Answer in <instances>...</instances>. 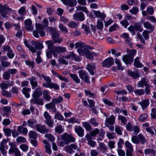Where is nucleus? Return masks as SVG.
I'll return each instance as SVG.
<instances>
[{"label": "nucleus", "mask_w": 156, "mask_h": 156, "mask_svg": "<svg viewBox=\"0 0 156 156\" xmlns=\"http://www.w3.org/2000/svg\"><path fill=\"white\" fill-rule=\"evenodd\" d=\"M31 44L32 45L34 46L36 48L38 49H41L44 47L43 44L41 43H40L38 42H36L34 41H32Z\"/></svg>", "instance_id": "c756f323"}, {"label": "nucleus", "mask_w": 156, "mask_h": 156, "mask_svg": "<svg viewBox=\"0 0 156 156\" xmlns=\"http://www.w3.org/2000/svg\"><path fill=\"white\" fill-rule=\"evenodd\" d=\"M83 126L88 131H90L91 130V126L90 125L86 122H83Z\"/></svg>", "instance_id": "864d4df0"}, {"label": "nucleus", "mask_w": 156, "mask_h": 156, "mask_svg": "<svg viewBox=\"0 0 156 156\" xmlns=\"http://www.w3.org/2000/svg\"><path fill=\"white\" fill-rule=\"evenodd\" d=\"M28 135L29 138H31L35 139L37 137V133L33 131H30L29 132Z\"/></svg>", "instance_id": "58836bf2"}, {"label": "nucleus", "mask_w": 156, "mask_h": 156, "mask_svg": "<svg viewBox=\"0 0 156 156\" xmlns=\"http://www.w3.org/2000/svg\"><path fill=\"white\" fill-rule=\"evenodd\" d=\"M78 23L73 21H70L68 24V26L71 28H74L78 25Z\"/></svg>", "instance_id": "6e6d98bb"}, {"label": "nucleus", "mask_w": 156, "mask_h": 156, "mask_svg": "<svg viewBox=\"0 0 156 156\" xmlns=\"http://www.w3.org/2000/svg\"><path fill=\"white\" fill-rule=\"evenodd\" d=\"M93 13L95 16L98 18H100L101 20H103L105 17V15L103 13H101L99 11L93 10Z\"/></svg>", "instance_id": "cd10ccee"}, {"label": "nucleus", "mask_w": 156, "mask_h": 156, "mask_svg": "<svg viewBox=\"0 0 156 156\" xmlns=\"http://www.w3.org/2000/svg\"><path fill=\"white\" fill-rule=\"evenodd\" d=\"M53 48L51 49H47L46 51V56L47 57L49 58H51L52 57V54H53Z\"/></svg>", "instance_id": "13d9d810"}, {"label": "nucleus", "mask_w": 156, "mask_h": 156, "mask_svg": "<svg viewBox=\"0 0 156 156\" xmlns=\"http://www.w3.org/2000/svg\"><path fill=\"white\" fill-rule=\"evenodd\" d=\"M36 27L37 29H38V32L41 37L44 36L45 34V32L42 30H41L43 28V27L39 23L36 24Z\"/></svg>", "instance_id": "2f4dec72"}, {"label": "nucleus", "mask_w": 156, "mask_h": 156, "mask_svg": "<svg viewBox=\"0 0 156 156\" xmlns=\"http://www.w3.org/2000/svg\"><path fill=\"white\" fill-rule=\"evenodd\" d=\"M36 130L42 133H45L48 132L49 129L46 128L45 126L41 124L36 125Z\"/></svg>", "instance_id": "0eeeda50"}, {"label": "nucleus", "mask_w": 156, "mask_h": 156, "mask_svg": "<svg viewBox=\"0 0 156 156\" xmlns=\"http://www.w3.org/2000/svg\"><path fill=\"white\" fill-rule=\"evenodd\" d=\"M128 75L134 79H136L140 77V75L137 72H133L129 70L128 71Z\"/></svg>", "instance_id": "72a5a7b5"}, {"label": "nucleus", "mask_w": 156, "mask_h": 156, "mask_svg": "<svg viewBox=\"0 0 156 156\" xmlns=\"http://www.w3.org/2000/svg\"><path fill=\"white\" fill-rule=\"evenodd\" d=\"M134 92L136 95L141 96L145 94L144 90L143 89H137L134 91Z\"/></svg>", "instance_id": "a19ab883"}, {"label": "nucleus", "mask_w": 156, "mask_h": 156, "mask_svg": "<svg viewBox=\"0 0 156 156\" xmlns=\"http://www.w3.org/2000/svg\"><path fill=\"white\" fill-rule=\"evenodd\" d=\"M44 137L47 138L51 142H53L55 140V137L53 135L51 134H47L44 135Z\"/></svg>", "instance_id": "a18cd8bd"}, {"label": "nucleus", "mask_w": 156, "mask_h": 156, "mask_svg": "<svg viewBox=\"0 0 156 156\" xmlns=\"http://www.w3.org/2000/svg\"><path fill=\"white\" fill-rule=\"evenodd\" d=\"M73 19L74 20L82 21L85 19V15L81 12H76L73 15Z\"/></svg>", "instance_id": "6e6552de"}, {"label": "nucleus", "mask_w": 156, "mask_h": 156, "mask_svg": "<svg viewBox=\"0 0 156 156\" xmlns=\"http://www.w3.org/2000/svg\"><path fill=\"white\" fill-rule=\"evenodd\" d=\"M139 11V9L136 7H133L132 9L130 10V12L134 15L136 14Z\"/></svg>", "instance_id": "052dcab7"}, {"label": "nucleus", "mask_w": 156, "mask_h": 156, "mask_svg": "<svg viewBox=\"0 0 156 156\" xmlns=\"http://www.w3.org/2000/svg\"><path fill=\"white\" fill-rule=\"evenodd\" d=\"M86 69L91 75H94V70L95 69V66L94 63H92L88 64L86 67Z\"/></svg>", "instance_id": "f8f14e48"}, {"label": "nucleus", "mask_w": 156, "mask_h": 156, "mask_svg": "<svg viewBox=\"0 0 156 156\" xmlns=\"http://www.w3.org/2000/svg\"><path fill=\"white\" fill-rule=\"evenodd\" d=\"M133 57L132 56H129L126 55H123L122 57V60L126 64H130L133 62Z\"/></svg>", "instance_id": "4468645a"}, {"label": "nucleus", "mask_w": 156, "mask_h": 156, "mask_svg": "<svg viewBox=\"0 0 156 156\" xmlns=\"http://www.w3.org/2000/svg\"><path fill=\"white\" fill-rule=\"evenodd\" d=\"M135 30L140 32H142L143 30V28L142 25L139 23H136L134 25Z\"/></svg>", "instance_id": "de8ad7c7"}, {"label": "nucleus", "mask_w": 156, "mask_h": 156, "mask_svg": "<svg viewBox=\"0 0 156 156\" xmlns=\"http://www.w3.org/2000/svg\"><path fill=\"white\" fill-rule=\"evenodd\" d=\"M39 76H41L46 81L45 83H43L42 85L44 87L50 88H54L55 90H58L59 87L58 85L56 83L51 82V80L49 76H46L43 74L41 76L39 74Z\"/></svg>", "instance_id": "f257e3e1"}, {"label": "nucleus", "mask_w": 156, "mask_h": 156, "mask_svg": "<svg viewBox=\"0 0 156 156\" xmlns=\"http://www.w3.org/2000/svg\"><path fill=\"white\" fill-rule=\"evenodd\" d=\"M41 89L40 87H37L36 89L32 94L33 98H39L42 95L41 91Z\"/></svg>", "instance_id": "2eb2a0df"}, {"label": "nucleus", "mask_w": 156, "mask_h": 156, "mask_svg": "<svg viewBox=\"0 0 156 156\" xmlns=\"http://www.w3.org/2000/svg\"><path fill=\"white\" fill-rule=\"evenodd\" d=\"M3 110L4 115H5L7 117H9L10 114L9 113L11 112V108L10 107L6 106L3 107Z\"/></svg>", "instance_id": "c85d7f7f"}, {"label": "nucleus", "mask_w": 156, "mask_h": 156, "mask_svg": "<svg viewBox=\"0 0 156 156\" xmlns=\"http://www.w3.org/2000/svg\"><path fill=\"white\" fill-rule=\"evenodd\" d=\"M43 98L47 101H49L51 99V97L49 94V92L47 90H44L43 92Z\"/></svg>", "instance_id": "c9c22d12"}, {"label": "nucleus", "mask_w": 156, "mask_h": 156, "mask_svg": "<svg viewBox=\"0 0 156 156\" xmlns=\"http://www.w3.org/2000/svg\"><path fill=\"white\" fill-rule=\"evenodd\" d=\"M31 89L26 87L23 88L22 90V92L25 95V97L27 98H29L30 96V94L28 93L30 91Z\"/></svg>", "instance_id": "ea45409f"}, {"label": "nucleus", "mask_w": 156, "mask_h": 156, "mask_svg": "<svg viewBox=\"0 0 156 156\" xmlns=\"http://www.w3.org/2000/svg\"><path fill=\"white\" fill-rule=\"evenodd\" d=\"M151 32V31H149L147 30H145L143 31L142 35L145 39L147 40L149 38V34Z\"/></svg>", "instance_id": "338daca9"}, {"label": "nucleus", "mask_w": 156, "mask_h": 156, "mask_svg": "<svg viewBox=\"0 0 156 156\" xmlns=\"http://www.w3.org/2000/svg\"><path fill=\"white\" fill-rule=\"evenodd\" d=\"M147 79L144 77L138 83L137 86L139 87L142 88L144 86L146 87L148 84L147 83Z\"/></svg>", "instance_id": "393cba45"}, {"label": "nucleus", "mask_w": 156, "mask_h": 156, "mask_svg": "<svg viewBox=\"0 0 156 156\" xmlns=\"http://www.w3.org/2000/svg\"><path fill=\"white\" fill-rule=\"evenodd\" d=\"M66 51V48L63 47H54L53 48V55L55 57H58V54H59L61 53H64Z\"/></svg>", "instance_id": "39448f33"}, {"label": "nucleus", "mask_w": 156, "mask_h": 156, "mask_svg": "<svg viewBox=\"0 0 156 156\" xmlns=\"http://www.w3.org/2000/svg\"><path fill=\"white\" fill-rule=\"evenodd\" d=\"M58 27L61 31L63 33L66 34L68 32L67 29L64 26L63 24H60Z\"/></svg>", "instance_id": "09e8293b"}, {"label": "nucleus", "mask_w": 156, "mask_h": 156, "mask_svg": "<svg viewBox=\"0 0 156 156\" xmlns=\"http://www.w3.org/2000/svg\"><path fill=\"white\" fill-rule=\"evenodd\" d=\"M118 119L120 120L124 125H125L127 121V119L125 117L123 116L120 115H119Z\"/></svg>", "instance_id": "8fccbe9b"}, {"label": "nucleus", "mask_w": 156, "mask_h": 156, "mask_svg": "<svg viewBox=\"0 0 156 156\" xmlns=\"http://www.w3.org/2000/svg\"><path fill=\"white\" fill-rule=\"evenodd\" d=\"M84 30L86 33L87 34L90 33L91 32L90 28L86 25L83 24L82 26Z\"/></svg>", "instance_id": "69168bd1"}, {"label": "nucleus", "mask_w": 156, "mask_h": 156, "mask_svg": "<svg viewBox=\"0 0 156 156\" xmlns=\"http://www.w3.org/2000/svg\"><path fill=\"white\" fill-rule=\"evenodd\" d=\"M148 115L147 113L141 114L138 118V120L141 122L145 121L147 120Z\"/></svg>", "instance_id": "4c0bfd02"}, {"label": "nucleus", "mask_w": 156, "mask_h": 156, "mask_svg": "<svg viewBox=\"0 0 156 156\" xmlns=\"http://www.w3.org/2000/svg\"><path fill=\"white\" fill-rule=\"evenodd\" d=\"M45 43L48 45V49L51 50V49L53 48V47L54 44L51 41L49 40L46 41H45Z\"/></svg>", "instance_id": "603ef678"}, {"label": "nucleus", "mask_w": 156, "mask_h": 156, "mask_svg": "<svg viewBox=\"0 0 156 156\" xmlns=\"http://www.w3.org/2000/svg\"><path fill=\"white\" fill-rule=\"evenodd\" d=\"M77 9V10H81L83 11L86 13H88L89 12L86 7L85 6H78L76 7Z\"/></svg>", "instance_id": "bf43d9fd"}, {"label": "nucleus", "mask_w": 156, "mask_h": 156, "mask_svg": "<svg viewBox=\"0 0 156 156\" xmlns=\"http://www.w3.org/2000/svg\"><path fill=\"white\" fill-rule=\"evenodd\" d=\"M85 45V44L82 41L76 42L75 44V48H81L83 46H84Z\"/></svg>", "instance_id": "774afa93"}, {"label": "nucleus", "mask_w": 156, "mask_h": 156, "mask_svg": "<svg viewBox=\"0 0 156 156\" xmlns=\"http://www.w3.org/2000/svg\"><path fill=\"white\" fill-rule=\"evenodd\" d=\"M134 64V66L137 68H141L143 66V65L140 62L139 60L138 57L135 59Z\"/></svg>", "instance_id": "79ce46f5"}, {"label": "nucleus", "mask_w": 156, "mask_h": 156, "mask_svg": "<svg viewBox=\"0 0 156 156\" xmlns=\"http://www.w3.org/2000/svg\"><path fill=\"white\" fill-rule=\"evenodd\" d=\"M120 36L121 37L125 40V42L127 44L130 45L131 38L129 37V34L126 33H124L122 34Z\"/></svg>", "instance_id": "aec40b11"}, {"label": "nucleus", "mask_w": 156, "mask_h": 156, "mask_svg": "<svg viewBox=\"0 0 156 156\" xmlns=\"http://www.w3.org/2000/svg\"><path fill=\"white\" fill-rule=\"evenodd\" d=\"M65 5L70 7H73L76 5L77 2L76 0H61Z\"/></svg>", "instance_id": "dca6fc26"}, {"label": "nucleus", "mask_w": 156, "mask_h": 156, "mask_svg": "<svg viewBox=\"0 0 156 156\" xmlns=\"http://www.w3.org/2000/svg\"><path fill=\"white\" fill-rule=\"evenodd\" d=\"M7 82L8 83H6L5 82H2L0 84V86L2 89H6L9 87L12 86L13 85V82L11 81L10 82L8 81Z\"/></svg>", "instance_id": "5701e85b"}, {"label": "nucleus", "mask_w": 156, "mask_h": 156, "mask_svg": "<svg viewBox=\"0 0 156 156\" xmlns=\"http://www.w3.org/2000/svg\"><path fill=\"white\" fill-rule=\"evenodd\" d=\"M31 103L33 104H36L37 105H42L44 104L43 100L40 98H32L30 101Z\"/></svg>", "instance_id": "f3484780"}, {"label": "nucleus", "mask_w": 156, "mask_h": 156, "mask_svg": "<svg viewBox=\"0 0 156 156\" xmlns=\"http://www.w3.org/2000/svg\"><path fill=\"white\" fill-rule=\"evenodd\" d=\"M69 75L76 83H80V80L76 75L75 74L70 73Z\"/></svg>", "instance_id": "f704fd0d"}, {"label": "nucleus", "mask_w": 156, "mask_h": 156, "mask_svg": "<svg viewBox=\"0 0 156 156\" xmlns=\"http://www.w3.org/2000/svg\"><path fill=\"white\" fill-rule=\"evenodd\" d=\"M75 131L80 137H82L84 135V131L83 128L80 126L76 127L75 129Z\"/></svg>", "instance_id": "6ab92c4d"}, {"label": "nucleus", "mask_w": 156, "mask_h": 156, "mask_svg": "<svg viewBox=\"0 0 156 156\" xmlns=\"http://www.w3.org/2000/svg\"><path fill=\"white\" fill-rule=\"evenodd\" d=\"M89 50L87 48L86 46L79 48L77 49V51L80 56H83L86 55V57L87 58L89 53Z\"/></svg>", "instance_id": "1a4fd4ad"}, {"label": "nucleus", "mask_w": 156, "mask_h": 156, "mask_svg": "<svg viewBox=\"0 0 156 156\" xmlns=\"http://www.w3.org/2000/svg\"><path fill=\"white\" fill-rule=\"evenodd\" d=\"M63 100V98L61 96H59L58 98H54L52 100V102L55 104H58L61 102Z\"/></svg>", "instance_id": "49530a36"}, {"label": "nucleus", "mask_w": 156, "mask_h": 156, "mask_svg": "<svg viewBox=\"0 0 156 156\" xmlns=\"http://www.w3.org/2000/svg\"><path fill=\"white\" fill-rule=\"evenodd\" d=\"M114 63V60L112 57L107 58L102 62V66L103 67H109L111 66Z\"/></svg>", "instance_id": "9d476101"}, {"label": "nucleus", "mask_w": 156, "mask_h": 156, "mask_svg": "<svg viewBox=\"0 0 156 156\" xmlns=\"http://www.w3.org/2000/svg\"><path fill=\"white\" fill-rule=\"evenodd\" d=\"M150 101L148 99H145L141 102L138 103L141 107L142 109L144 110L146 109L149 105Z\"/></svg>", "instance_id": "a211bd4d"}, {"label": "nucleus", "mask_w": 156, "mask_h": 156, "mask_svg": "<svg viewBox=\"0 0 156 156\" xmlns=\"http://www.w3.org/2000/svg\"><path fill=\"white\" fill-rule=\"evenodd\" d=\"M106 136L109 139H113L115 137V133H109L106 132Z\"/></svg>", "instance_id": "5fc2aeb1"}, {"label": "nucleus", "mask_w": 156, "mask_h": 156, "mask_svg": "<svg viewBox=\"0 0 156 156\" xmlns=\"http://www.w3.org/2000/svg\"><path fill=\"white\" fill-rule=\"evenodd\" d=\"M17 130L20 133L23 135L27 134L28 131L27 129L23 126H19L18 127Z\"/></svg>", "instance_id": "473e14b6"}, {"label": "nucleus", "mask_w": 156, "mask_h": 156, "mask_svg": "<svg viewBox=\"0 0 156 156\" xmlns=\"http://www.w3.org/2000/svg\"><path fill=\"white\" fill-rule=\"evenodd\" d=\"M122 148H118L117 151L119 156H125V151L121 149Z\"/></svg>", "instance_id": "680f3d73"}, {"label": "nucleus", "mask_w": 156, "mask_h": 156, "mask_svg": "<svg viewBox=\"0 0 156 156\" xmlns=\"http://www.w3.org/2000/svg\"><path fill=\"white\" fill-rule=\"evenodd\" d=\"M8 142L7 140L3 139L0 144V151L4 155L6 156L7 154V151L5 149V145Z\"/></svg>", "instance_id": "9b49d317"}, {"label": "nucleus", "mask_w": 156, "mask_h": 156, "mask_svg": "<svg viewBox=\"0 0 156 156\" xmlns=\"http://www.w3.org/2000/svg\"><path fill=\"white\" fill-rule=\"evenodd\" d=\"M64 149L66 152L70 154H72L74 152L73 149L76 150L79 152H80V149L75 144H72L70 145L66 146L64 147Z\"/></svg>", "instance_id": "f03ea898"}, {"label": "nucleus", "mask_w": 156, "mask_h": 156, "mask_svg": "<svg viewBox=\"0 0 156 156\" xmlns=\"http://www.w3.org/2000/svg\"><path fill=\"white\" fill-rule=\"evenodd\" d=\"M138 137L140 142L142 144H144L147 141L145 137L141 134H139L138 136Z\"/></svg>", "instance_id": "37998d69"}, {"label": "nucleus", "mask_w": 156, "mask_h": 156, "mask_svg": "<svg viewBox=\"0 0 156 156\" xmlns=\"http://www.w3.org/2000/svg\"><path fill=\"white\" fill-rule=\"evenodd\" d=\"M115 121V117L114 115H112L109 118L106 119L105 123L110 125H113Z\"/></svg>", "instance_id": "a878e982"}, {"label": "nucleus", "mask_w": 156, "mask_h": 156, "mask_svg": "<svg viewBox=\"0 0 156 156\" xmlns=\"http://www.w3.org/2000/svg\"><path fill=\"white\" fill-rule=\"evenodd\" d=\"M27 123L29 127H31L33 129L36 128L37 121L35 119H30L27 120Z\"/></svg>", "instance_id": "b1692460"}, {"label": "nucleus", "mask_w": 156, "mask_h": 156, "mask_svg": "<svg viewBox=\"0 0 156 156\" xmlns=\"http://www.w3.org/2000/svg\"><path fill=\"white\" fill-rule=\"evenodd\" d=\"M45 122L49 127L52 128L53 127L54 122L53 120H52L51 119L48 120H45Z\"/></svg>", "instance_id": "0e129e2a"}, {"label": "nucleus", "mask_w": 156, "mask_h": 156, "mask_svg": "<svg viewBox=\"0 0 156 156\" xmlns=\"http://www.w3.org/2000/svg\"><path fill=\"white\" fill-rule=\"evenodd\" d=\"M62 140L65 141L66 144H68L71 142H74L76 139L71 135L64 133L62 136Z\"/></svg>", "instance_id": "423d86ee"}, {"label": "nucleus", "mask_w": 156, "mask_h": 156, "mask_svg": "<svg viewBox=\"0 0 156 156\" xmlns=\"http://www.w3.org/2000/svg\"><path fill=\"white\" fill-rule=\"evenodd\" d=\"M99 55V53L94 52H91L89 51V53L88 54L87 58L90 59H92L94 56H98Z\"/></svg>", "instance_id": "c03bdc74"}, {"label": "nucleus", "mask_w": 156, "mask_h": 156, "mask_svg": "<svg viewBox=\"0 0 156 156\" xmlns=\"http://www.w3.org/2000/svg\"><path fill=\"white\" fill-rule=\"evenodd\" d=\"M81 79L87 83H90V79L88 73L83 70H80L78 72Z\"/></svg>", "instance_id": "7ed1b4c3"}, {"label": "nucleus", "mask_w": 156, "mask_h": 156, "mask_svg": "<svg viewBox=\"0 0 156 156\" xmlns=\"http://www.w3.org/2000/svg\"><path fill=\"white\" fill-rule=\"evenodd\" d=\"M25 28L27 30L31 31L33 30V27L32 25V21L30 19L26 20L24 21Z\"/></svg>", "instance_id": "ddd939ff"}, {"label": "nucleus", "mask_w": 156, "mask_h": 156, "mask_svg": "<svg viewBox=\"0 0 156 156\" xmlns=\"http://www.w3.org/2000/svg\"><path fill=\"white\" fill-rule=\"evenodd\" d=\"M12 11L11 9L9 8L6 5L2 6L0 4V12L3 17H5L6 15L11 13Z\"/></svg>", "instance_id": "20e7f679"}, {"label": "nucleus", "mask_w": 156, "mask_h": 156, "mask_svg": "<svg viewBox=\"0 0 156 156\" xmlns=\"http://www.w3.org/2000/svg\"><path fill=\"white\" fill-rule=\"evenodd\" d=\"M28 80L30 81L33 89L37 87L38 85V83L36 81V79L35 77L32 76L30 78H28Z\"/></svg>", "instance_id": "4be33fe9"}, {"label": "nucleus", "mask_w": 156, "mask_h": 156, "mask_svg": "<svg viewBox=\"0 0 156 156\" xmlns=\"http://www.w3.org/2000/svg\"><path fill=\"white\" fill-rule=\"evenodd\" d=\"M144 26L147 29L150 30L151 31H153L154 29V27L148 22H144Z\"/></svg>", "instance_id": "e433bc0d"}, {"label": "nucleus", "mask_w": 156, "mask_h": 156, "mask_svg": "<svg viewBox=\"0 0 156 156\" xmlns=\"http://www.w3.org/2000/svg\"><path fill=\"white\" fill-rule=\"evenodd\" d=\"M97 27L98 29L102 30L103 28V22L100 20H98L97 21Z\"/></svg>", "instance_id": "4d7b16f0"}, {"label": "nucleus", "mask_w": 156, "mask_h": 156, "mask_svg": "<svg viewBox=\"0 0 156 156\" xmlns=\"http://www.w3.org/2000/svg\"><path fill=\"white\" fill-rule=\"evenodd\" d=\"M46 108L48 109H55V105L54 103L53 102H51L48 104H46L45 105Z\"/></svg>", "instance_id": "3c124183"}, {"label": "nucleus", "mask_w": 156, "mask_h": 156, "mask_svg": "<svg viewBox=\"0 0 156 156\" xmlns=\"http://www.w3.org/2000/svg\"><path fill=\"white\" fill-rule=\"evenodd\" d=\"M85 137L88 141V144L91 147H94L96 145V142L92 140V138L89 134H87L85 136Z\"/></svg>", "instance_id": "412c9836"}, {"label": "nucleus", "mask_w": 156, "mask_h": 156, "mask_svg": "<svg viewBox=\"0 0 156 156\" xmlns=\"http://www.w3.org/2000/svg\"><path fill=\"white\" fill-rule=\"evenodd\" d=\"M24 44L25 46L27 47L33 53H35L36 52V48L30 44L26 40L24 41Z\"/></svg>", "instance_id": "7c9ffc66"}, {"label": "nucleus", "mask_w": 156, "mask_h": 156, "mask_svg": "<svg viewBox=\"0 0 156 156\" xmlns=\"http://www.w3.org/2000/svg\"><path fill=\"white\" fill-rule=\"evenodd\" d=\"M2 93L3 95L7 97L10 98L12 97V95L10 92H8L5 90H3Z\"/></svg>", "instance_id": "e2e57ef3"}, {"label": "nucleus", "mask_w": 156, "mask_h": 156, "mask_svg": "<svg viewBox=\"0 0 156 156\" xmlns=\"http://www.w3.org/2000/svg\"><path fill=\"white\" fill-rule=\"evenodd\" d=\"M9 145L10 147L9 151V154L14 153L17 149H18L16 147V144L15 143L10 142L9 143Z\"/></svg>", "instance_id": "bb28decb"}]
</instances>
